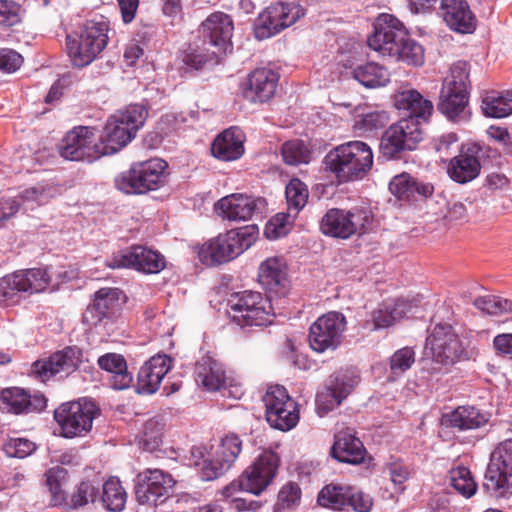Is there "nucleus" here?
Returning a JSON list of instances; mask_svg holds the SVG:
<instances>
[{"mask_svg":"<svg viewBox=\"0 0 512 512\" xmlns=\"http://www.w3.org/2000/svg\"><path fill=\"white\" fill-rule=\"evenodd\" d=\"M203 37L219 54L226 52L233 34L232 18L224 12L210 14L201 25Z\"/></svg>","mask_w":512,"mask_h":512,"instance_id":"c85d7f7f","label":"nucleus"},{"mask_svg":"<svg viewBox=\"0 0 512 512\" xmlns=\"http://www.w3.org/2000/svg\"><path fill=\"white\" fill-rule=\"evenodd\" d=\"M266 420L271 427L289 431L299 421L297 403L289 396L285 387L270 386L263 397Z\"/></svg>","mask_w":512,"mask_h":512,"instance_id":"dca6fc26","label":"nucleus"},{"mask_svg":"<svg viewBox=\"0 0 512 512\" xmlns=\"http://www.w3.org/2000/svg\"><path fill=\"white\" fill-rule=\"evenodd\" d=\"M371 220L370 212L363 208L352 210L332 208L322 217L320 229L325 235L347 239L354 234L365 233Z\"/></svg>","mask_w":512,"mask_h":512,"instance_id":"2eb2a0df","label":"nucleus"},{"mask_svg":"<svg viewBox=\"0 0 512 512\" xmlns=\"http://www.w3.org/2000/svg\"><path fill=\"white\" fill-rule=\"evenodd\" d=\"M265 200L245 194H231L215 204L223 218L230 221H247L257 212L261 213Z\"/></svg>","mask_w":512,"mask_h":512,"instance_id":"393cba45","label":"nucleus"},{"mask_svg":"<svg viewBox=\"0 0 512 512\" xmlns=\"http://www.w3.org/2000/svg\"><path fill=\"white\" fill-rule=\"evenodd\" d=\"M414 181L415 177L409 173H401L391 179L389 190L398 200L413 203L414 194H412V187Z\"/></svg>","mask_w":512,"mask_h":512,"instance_id":"8fccbe9b","label":"nucleus"},{"mask_svg":"<svg viewBox=\"0 0 512 512\" xmlns=\"http://www.w3.org/2000/svg\"><path fill=\"white\" fill-rule=\"evenodd\" d=\"M423 136L420 122L415 118H403L383 133L380 152L387 159L400 158L403 152L416 149Z\"/></svg>","mask_w":512,"mask_h":512,"instance_id":"4468645a","label":"nucleus"},{"mask_svg":"<svg viewBox=\"0 0 512 512\" xmlns=\"http://www.w3.org/2000/svg\"><path fill=\"white\" fill-rule=\"evenodd\" d=\"M242 450V441L236 434H228L223 437L216 450L213 452L222 462L231 468Z\"/></svg>","mask_w":512,"mask_h":512,"instance_id":"49530a36","label":"nucleus"},{"mask_svg":"<svg viewBox=\"0 0 512 512\" xmlns=\"http://www.w3.org/2000/svg\"><path fill=\"white\" fill-rule=\"evenodd\" d=\"M100 415L97 404L87 398L62 403L54 411V419L64 438L85 437L93 427L94 419Z\"/></svg>","mask_w":512,"mask_h":512,"instance_id":"9d476101","label":"nucleus"},{"mask_svg":"<svg viewBox=\"0 0 512 512\" xmlns=\"http://www.w3.org/2000/svg\"><path fill=\"white\" fill-rule=\"evenodd\" d=\"M445 424L459 431L475 430L489 421V415L475 406H459L443 417Z\"/></svg>","mask_w":512,"mask_h":512,"instance_id":"e433bc0d","label":"nucleus"},{"mask_svg":"<svg viewBox=\"0 0 512 512\" xmlns=\"http://www.w3.org/2000/svg\"><path fill=\"white\" fill-rule=\"evenodd\" d=\"M280 464L278 455L271 451H263L256 460L247 467L237 480L225 486L221 493L224 497H233L237 492L244 491L260 495L274 480Z\"/></svg>","mask_w":512,"mask_h":512,"instance_id":"0eeeda50","label":"nucleus"},{"mask_svg":"<svg viewBox=\"0 0 512 512\" xmlns=\"http://www.w3.org/2000/svg\"><path fill=\"white\" fill-rule=\"evenodd\" d=\"M81 357L82 352L78 347L68 346L53 353L48 359L34 362L32 371L42 382L57 374L67 376L79 368Z\"/></svg>","mask_w":512,"mask_h":512,"instance_id":"5701e85b","label":"nucleus"},{"mask_svg":"<svg viewBox=\"0 0 512 512\" xmlns=\"http://www.w3.org/2000/svg\"><path fill=\"white\" fill-rule=\"evenodd\" d=\"M278 81L279 75L272 69H256L242 84V95L252 103H264L275 94Z\"/></svg>","mask_w":512,"mask_h":512,"instance_id":"a878e982","label":"nucleus"},{"mask_svg":"<svg viewBox=\"0 0 512 512\" xmlns=\"http://www.w3.org/2000/svg\"><path fill=\"white\" fill-rule=\"evenodd\" d=\"M469 70L466 61H458L450 68V73L443 81L440 91L438 109L450 121L466 122L470 118L469 103Z\"/></svg>","mask_w":512,"mask_h":512,"instance_id":"f03ea898","label":"nucleus"},{"mask_svg":"<svg viewBox=\"0 0 512 512\" xmlns=\"http://www.w3.org/2000/svg\"><path fill=\"white\" fill-rule=\"evenodd\" d=\"M473 305L481 312L491 316H501L512 312V300L498 296H479L473 301Z\"/></svg>","mask_w":512,"mask_h":512,"instance_id":"a18cd8bd","label":"nucleus"},{"mask_svg":"<svg viewBox=\"0 0 512 512\" xmlns=\"http://www.w3.org/2000/svg\"><path fill=\"white\" fill-rule=\"evenodd\" d=\"M20 208V202L16 199H0V228L11 219Z\"/></svg>","mask_w":512,"mask_h":512,"instance_id":"338daca9","label":"nucleus"},{"mask_svg":"<svg viewBox=\"0 0 512 512\" xmlns=\"http://www.w3.org/2000/svg\"><path fill=\"white\" fill-rule=\"evenodd\" d=\"M301 498V489L296 483L285 484L278 493L277 504L282 508H290L297 504Z\"/></svg>","mask_w":512,"mask_h":512,"instance_id":"680f3d73","label":"nucleus"},{"mask_svg":"<svg viewBox=\"0 0 512 512\" xmlns=\"http://www.w3.org/2000/svg\"><path fill=\"white\" fill-rule=\"evenodd\" d=\"M172 359L167 355H155L140 368L137 377V392L153 394L158 389L164 376L170 371Z\"/></svg>","mask_w":512,"mask_h":512,"instance_id":"c756f323","label":"nucleus"},{"mask_svg":"<svg viewBox=\"0 0 512 512\" xmlns=\"http://www.w3.org/2000/svg\"><path fill=\"white\" fill-rule=\"evenodd\" d=\"M349 494V503H347V506L351 507L354 511L368 512L371 509L372 499L368 494L352 486H350Z\"/></svg>","mask_w":512,"mask_h":512,"instance_id":"e2e57ef3","label":"nucleus"},{"mask_svg":"<svg viewBox=\"0 0 512 512\" xmlns=\"http://www.w3.org/2000/svg\"><path fill=\"white\" fill-rule=\"evenodd\" d=\"M229 469L230 468L213 453L211 457L203 461L200 469V477L204 481H212L223 476Z\"/></svg>","mask_w":512,"mask_h":512,"instance_id":"5fc2aeb1","label":"nucleus"},{"mask_svg":"<svg viewBox=\"0 0 512 512\" xmlns=\"http://www.w3.org/2000/svg\"><path fill=\"white\" fill-rule=\"evenodd\" d=\"M458 141V136L453 133H446L432 140V147L438 152L441 156L448 155L451 149V146L456 144Z\"/></svg>","mask_w":512,"mask_h":512,"instance_id":"69168bd1","label":"nucleus"},{"mask_svg":"<svg viewBox=\"0 0 512 512\" xmlns=\"http://www.w3.org/2000/svg\"><path fill=\"white\" fill-rule=\"evenodd\" d=\"M425 350L430 351L435 362L453 365L464 358L465 349L449 324H437L426 339Z\"/></svg>","mask_w":512,"mask_h":512,"instance_id":"6ab92c4d","label":"nucleus"},{"mask_svg":"<svg viewBox=\"0 0 512 512\" xmlns=\"http://www.w3.org/2000/svg\"><path fill=\"white\" fill-rule=\"evenodd\" d=\"M195 379L208 391H219L226 383L222 365L210 356H203L196 363Z\"/></svg>","mask_w":512,"mask_h":512,"instance_id":"58836bf2","label":"nucleus"},{"mask_svg":"<svg viewBox=\"0 0 512 512\" xmlns=\"http://www.w3.org/2000/svg\"><path fill=\"white\" fill-rule=\"evenodd\" d=\"M127 493L116 477H110L101 483L99 501L111 512H121L126 504Z\"/></svg>","mask_w":512,"mask_h":512,"instance_id":"79ce46f5","label":"nucleus"},{"mask_svg":"<svg viewBox=\"0 0 512 512\" xmlns=\"http://www.w3.org/2000/svg\"><path fill=\"white\" fill-rule=\"evenodd\" d=\"M162 442V427L157 421L149 420L143 430L141 444L146 451L156 450Z\"/></svg>","mask_w":512,"mask_h":512,"instance_id":"4d7b16f0","label":"nucleus"},{"mask_svg":"<svg viewBox=\"0 0 512 512\" xmlns=\"http://www.w3.org/2000/svg\"><path fill=\"white\" fill-rule=\"evenodd\" d=\"M388 122V115L384 111H374L363 115L356 120L355 128L363 132H371L383 128Z\"/></svg>","mask_w":512,"mask_h":512,"instance_id":"13d9d810","label":"nucleus"},{"mask_svg":"<svg viewBox=\"0 0 512 512\" xmlns=\"http://www.w3.org/2000/svg\"><path fill=\"white\" fill-rule=\"evenodd\" d=\"M345 316L336 311L320 316L309 329V343L313 350L324 352L336 349L346 329Z\"/></svg>","mask_w":512,"mask_h":512,"instance_id":"412c9836","label":"nucleus"},{"mask_svg":"<svg viewBox=\"0 0 512 512\" xmlns=\"http://www.w3.org/2000/svg\"><path fill=\"white\" fill-rule=\"evenodd\" d=\"M135 486L136 500L140 505L158 506L174 493L176 481L160 469H146L138 475Z\"/></svg>","mask_w":512,"mask_h":512,"instance_id":"a211bd4d","label":"nucleus"},{"mask_svg":"<svg viewBox=\"0 0 512 512\" xmlns=\"http://www.w3.org/2000/svg\"><path fill=\"white\" fill-rule=\"evenodd\" d=\"M493 346L498 353L512 358V333H503L495 336Z\"/></svg>","mask_w":512,"mask_h":512,"instance_id":"774afa93","label":"nucleus"},{"mask_svg":"<svg viewBox=\"0 0 512 512\" xmlns=\"http://www.w3.org/2000/svg\"><path fill=\"white\" fill-rule=\"evenodd\" d=\"M50 283L46 269L19 270L0 279V304H18L23 294L32 295L44 291Z\"/></svg>","mask_w":512,"mask_h":512,"instance_id":"f8f14e48","label":"nucleus"},{"mask_svg":"<svg viewBox=\"0 0 512 512\" xmlns=\"http://www.w3.org/2000/svg\"><path fill=\"white\" fill-rule=\"evenodd\" d=\"M259 283L269 292L282 294L287 285L286 265L281 258L270 257L261 263Z\"/></svg>","mask_w":512,"mask_h":512,"instance_id":"c9c22d12","label":"nucleus"},{"mask_svg":"<svg viewBox=\"0 0 512 512\" xmlns=\"http://www.w3.org/2000/svg\"><path fill=\"white\" fill-rule=\"evenodd\" d=\"M366 453L363 443L350 431L342 430L335 434L331 455L337 461L358 465L365 460Z\"/></svg>","mask_w":512,"mask_h":512,"instance_id":"7c9ffc66","label":"nucleus"},{"mask_svg":"<svg viewBox=\"0 0 512 512\" xmlns=\"http://www.w3.org/2000/svg\"><path fill=\"white\" fill-rule=\"evenodd\" d=\"M217 51L205 52V49L190 48L183 56V62L196 70L201 69L208 61H218Z\"/></svg>","mask_w":512,"mask_h":512,"instance_id":"6e6d98bb","label":"nucleus"},{"mask_svg":"<svg viewBox=\"0 0 512 512\" xmlns=\"http://www.w3.org/2000/svg\"><path fill=\"white\" fill-rule=\"evenodd\" d=\"M350 485L330 483L325 485L317 496V502L324 508L343 510L349 503Z\"/></svg>","mask_w":512,"mask_h":512,"instance_id":"37998d69","label":"nucleus"},{"mask_svg":"<svg viewBox=\"0 0 512 512\" xmlns=\"http://www.w3.org/2000/svg\"><path fill=\"white\" fill-rule=\"evenodd\" d=\"M449 479L450 485L466 498L473 496L477 490V484L467 467L459 466L453 468L450 471Z\"/></svg>","mask_w":512,"mask_h":512,"instance_id":"de8ad7c7","label":"nucleus"},{"mask_svg":"<svg viewBox=\"0 0 512 512\" xmlns=\"http://www.w3.org/2000/svg\"><path fill=\"white\" fill-rule=\"evenodd\" d=\"M305 15L304 8L298 4L275 3L261 12L254 22V34L259 40L270 38L283 29L293 25Z\"/></svg>","mask_w":512,"mask_h":512,"instance_id":"f3484780","label":"nucleus"},{"mask_svg":"<svg viewBox=\"0 0 512 512\" xmlns=\"http://www.w3.org/2000/svg\"><path fill=\"white\" fill-rule=\"evenodd\" d=\"M324 163L340 182H348L364 177L372 168L373 152L365 142L350 141L331 150Z\"/></svg>","mask_w":512,"mask_h":512,"instance_id":"20e7f679","label":"nucleus"},{"mask_svg":"<svg viewBox=\"0 0 512 512\" xmlns=\"http://www.w3.org/2000/svg\"><path fill=\"white\" fill-rule=\"evenodd\" d=\"M99 367L110 373L109 382L115 390H124L130 387L133 375L128 371L125 358L118 353H106L97 360Z\"/></svg>","mask_w":512,"mask_h":512,"instance_id":"4c0bfd02","label":"nucleus"},{"mask_svg":"<svg viewBox=\"0 0 512 512\" xmlns=\"http://www.w3.org/2000/svg\"><path fill=\"white\" fill-rule=\"evenodd\" d=\"M441 15L447 26L461 34L473 33L477 19L466 0H442Z\"/></svg>","mask_w":512,"mask_h":512,"instance_id":"cd10ccee","label":"nucleus"},{"mask_svg":"<svg viewBox=\"0 0 512 512\" xmlns=\"http://www.w3.org/2000/svg\"><path fill=\"white\" fill-rule=\"evenodd\" d=\"M480 152L481 148L476 144L466 149L462 148L460 153L450 160L447 167L449 177L459 184L474 180L481 170Z\"/></svg>","mask_w":512,"mask_h":512,"instance_id":"bb28decb","label":"nucleus"},{"mask_svg":"<svg viewBox=\"0 0 512 512\" xmlns=\"http://www.w3.org/2000/svg\"><path fill=\"white\" fill-rule=\"evenodd\" d=\"M22 56L8 48L0 50V70L11 73L15 72L22 64Z\"/></svg>","mask_w":512,"mask_h":512,"instance_id":"0e129e2a","label":"nucleus"},{"mask_svg":"<svg viewBox=\"0 0 512 512\" xmlns=\"http://www.w3.org/2000/svg\"><path fill=\"white\" fill-rule=\"evenodd\" d=\"M45 483L51 493V504L53 506H65L69 509H79L88 504L99 501L101 482L97 479H86L81 481L74 492L68 498L62 489L67 478V470L56 466L45 473Z\"/></svg>","mask_w":512,"mask_h":512,"instance_id":"1a4fd4ad","label":"nucleus"},{"mask_svg":"<svg viewBox=\"0 0 512 512\" xmlns=\"http://www.w3.org/2000/svg\"><path fill=\"white\" fill-rule=\"evenodd\" d=\"M394 105L398 110L407 112L406 118H415L418 122H427L433 112V104L417 90L405 89L394 94Z\"/></svg>","mask_w":512,"mask_h":512,"instance_id":"2f4dec72","label":"nucleus"},{"mask_svg":"<svg viewBox=\"0 0 512 512\" xmlns=\"http://www.w3.org/2000/svg\"><path fill=\"white\" fill-rule=\"evenodd\" d=\"M109 23L105 20L87 21L78 38L67 36L66 46L72 65L83 68L104 51L109 41Z\"/></svg>","mask_w":512,"mask_h":512,"instance_id":"6e6552de","label":"nucleus"},{"mask_svg":"<svg viewBox=\"0 0 512 512\" xmlns=\"http://www.w3.org/2000/svg\"><path fill=\"white\" fill-rule=\"evenodd\" d=\"M244 135L240 129L231 127L220 133L212 143V155L222 161L239 159L244 153Z\"/></svg>","mask_w":512,"mask_h":512,"instance_id":"473e14b6","label":"nucleus"},{"mask_svg":"<svg viewBox=\"0 0 512 512\" xmlns=\"http://www.w3.org/2000/svg\"><path fill=\"white\" fill-rule=\"evenodd\" d=\"M125 302L126 295L119 288H100L94 294L93 303L83 313V322L97 326L104 319L112 318Z\"/></svg>","mask_w":512,"mask_h":512,"instance_id":"b1692460","label":"nucleus"},{"mask_svg":"<svg viewBox=\"0 0 512 512\" xmlns=\"http://www.w3.org/2000/svg\"><path fill=\"white\" fill-rule=\"evenodd\" d=\"M286 199L289 209H294L298 213L307 203V186L299 179H292L286 186Z\"/></svg>","mask_w":512,"mask_h":512,"instance_id":"3c124183","label":"nucleus"},{"mask_svg":"<svg viewBox=\"0 0 512 512\" xmlns=\"http://www.w3.org/2000/svg\"><path fill=\"white\" fill-rule=\"evenodd\" d=\"M36 450V444L27 438H10L3 445L8 457L25 458Z\"/></svg>","mask_w":512,"mask_h":512,"instance_id":"603ef678","label":"nucleus"},{"mask_svg":"<svg viewBox=\"0 0 512 512\" xmlns=\"http://www.w3.org/2000/svg\"><path fill=\"white\" fill-rule=\"evenodd\" d=\"M415 362L414 350L404 347L397 350L390 358V370L393 375H401Z\"/></svg>","mask_w":512,"mask_h":512,"instance_id":"864d4df0","label":"nucleus"},{"mask_svg":"<svg viewBox=\"0 0 512 512\" xmlns=\"http://www.w3.org/2000/svg\"><path fill=\"white\" fill-rule=\"evenodd\" d=\"M167 166L160 158L133 163L128 171L115 179V185L126 194H144L156 190L165 182Z\"/></svg>","mask_w":512,"mask_h":512,"instance_id":"9b49d317","label":"nucleus"},{"mask_svg":"<svg viewBox=\"0 0 512 512\" xmlns=\"http://www.w3.org/2000/svg\"><path fill=\"white\" fill-rule=\"evenodd\" d=\"M282 157L288 165H299L308 163L310 160V153L306 145L301 140L287 141L282 145Z\"/></svg>","mask_w":512,"mask_h":512,"instance_id":"09e8293b","label":"nucleus"},{"mask_svg":"<svg viewBox=\"0 0 512 512\" xmlns=\"http://www.w3.org/2000/svg\"><path fill=\"white\" fill-rule=\"evenodd\" d=\"M257 235L255 225L230 230L205 243L199 251V258L210 266L226 263L250 248Z\"/></svg>","mask_w":512,"mask_h":512,"instance_id":"39448f33","label":"nucleus"},{"mask_svg":"<svg viewBox=\"0 0 512 512\" xmlns=\"http://www.w3.org/2000/svg\"><path fill=\"white\" fill-rule=\"evenodd\" d=\"M46 407V399L44 396L34 397V402L31 397L18 387L6 388L0 395V408L7 412L21 414L32 410L41 411Z\"/></svg>","mask_w":512,"mask_h":512,"instance_id":"f704fd0d","label":"nucleus"},{"mask_svg":"<svg viewBox=\"0 0 512 512\" xmlns=\"http://www.w3.org/2000/svg\"><path fill=\"white\" fill-rule=\"evenodd\" d=\"M107 266L112 269L134 268L147 274H156L166 266L165 257L158 251L138 245L114 254Z\"/></svg>","mask_w":512,"mask_h":512,"instance_id":"4be33fe9","label":"nucleus"},{"mask_svg":"<svg viewBox=\"0 0 512 512\" xmlns=\"http://www.w3.org/2000/svg\"><path fill=\"white\" fill-rule=\"evenodd\" d=\"M227 307L232 322L241 327L268 326L275 317L269 298L257 291L245 290L232 294Z\"/></svg>","mask_w":512,"mask_h":512,"instance_id":"423d86ee","label":"nucleus"},{"mask_svg":"<svg viewBox=\"0 0 512 512\" xmlns=\"http://www.w3.org/2000/svg\"><path fill=\"white\" fill-rule=\"evenodd\" d=\"M371 49L384 57L411 66L424 63V48L409 38L403 23L395 16L380 14L374 21V32L367 40Z\"/></svg>","mask_w":512,"mask_h":512,"instance_id":"f257e3e1","label":"nucleus"},{"mask_svg":"<svg viewBox=\"0 0 512 512\" xmlns=\"http://www.w3.org/2000/svg\"><path fill=\"white\" fill-rule=\"evenodd\" d=\"M147 116V109L140 104L129 105L110 116L98 141L102 155H112L124 148L135 137Z\"/></svg>","mask_w":512,"mask_h":512,"instance_id":"7ed1b4c3","label":"nucleus"},{"mask_svg":"<svg viewBox=\"0 0 512 512\" xmlns=\"http://www.w3.org/2000/svg\"><path fill=\"white\" fill-rule=\"evenodd\" d=\"M483 488L496 497L512 492V439L499 443L491 453Z\"/></svg>","mask_w":512,"mask_h":512,"instance_id":"ddd939ff","label":"nucleus"},{"mask_svg":"<svg viewBox=\"0 0 512 512\" xmlns=\"http://www.w3.org/2000/svg\"><path fill=\"white\" fill-rule=\"evenodd\" d=\"M411 310L409 303L404 299L384 302L373 311L372 320L375 329L386 328L401 320Z\"/></svg>","mask_w":512,"mask_h":512,"instance_id":"a19ab883","label":"nucleus"},{"mask_svg":"<svg viewBox=\"0 0 512 512\" xmlns=\"http://www.w3.org/2000/svg\"><path fill=\"white\" fill-rule=\"evenodd\" d=\"M59 154L71 161L93 162L102 157L99 143L95 142V128L87 126L73 128L62 139Z\"/></svg>","mask_w":512,"mask_h":512,"instance_id":"aec40b11","label":"nucleus"},{"mask_svg":"<svg viewBox=\"0 0 512 512\" xmlns=\"http://www.w3.org/2000/svg\"><path fill=\"white\" fill-rule=\"evenodd\" d=\"M352 77L366 88L383 87L390 81L388 69L374 61L355 67L352 70Z\"/></svg>","mask_w":512,"mask_h":512,"instance_id":"ea45409f","label":"nucleus"},{"mask_svg":"<svg viewBox=\"0 0 512 512\" xmlns=\"http://www.w3.org/2000/svg\"><path fill=\"white\" fill-rule=\"evenodd\" d=\"M484 114L492 118H504L512 114V91L505 94H490L482 100Z\"/></svg>","mask_w":512,"mask_h":512,"instance_id":"c03bdc74","label":"nucleus"},{"mask_svg":"<svg viewBox=\"0 0 512 512\" xmlns=\"http://www.w3.org/2000/svg\"><path fill=\"white\" fill-rule=\"evenodd\" d=\"M288 219L289 215L285 213L273 216L265 226V236L270 240L285 236L288 233Z\"/></svg>","mask_w":512,"mask_h":512,"instance_id":"052dcab7","label":"nucleus"},{"mask_svg":"<svg viewBox=\"0 0 512 512\" xmlns=\"http://www.w3.org/2000/svg\"><path fill=\"white\" fill-rule=\"evenodd\" d=\"M352 385L348 384L345 377H330L329 384L316 395V410L319 416H324L350 394Z\"/></svg>","mask_w":512,"mask_h":512,"instance_id":"72a5a7b5","label":"nucleus"},{"mask_svg":"<svg viewBox=\"0 0 512 512\" xmlns=\"http://www.w3.org/2000/svg\"><path fill=\"white\" fill-rule=\"evenodd\" d=\"M20 6L10 0H0V28H9L18 24L20 19Z\"/></svg>","mask_w":512,"mask_h":512,"instance_id":"bf43d9fd","label":"nucleus"}]
</instances>
